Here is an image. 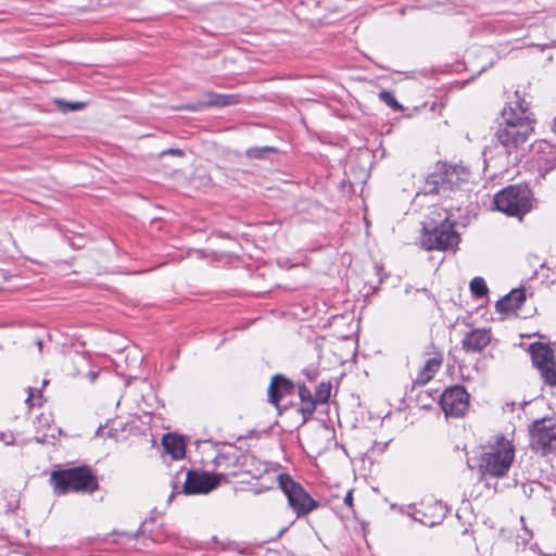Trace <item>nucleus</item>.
Masks as SVG:
<instances>
[{
	"label": "nucleus",
	"instance_id": "nucleus-1",
	"mask_svg": "<svg viewBox=\"0 0 556 556\" xmlns=\"http://www.w3.org/2000/svg\"><path fill=\"white\" fill-rule=\"evenodd\" d=\"M469 178L470 172L466 167L439 161L434 170L427 175L418 194L451 198L452 193L462 190Z\"/></svg>",
	"mask_w": 556,
	"mask_h": 556
},
{
	"label": "nucleus",
	"instance_id": "nucleus-2",
	"mask_svg": "<svg viewBox=\"0 0 556 556\" xmlns=\"http://www.w3.org/2000/svg\"><path fill=\"white\" fill-rule=\"evenodd\" d=\"M515 458V447L503 434H496L482 446L478 459V470L482 477H504Z\"/></svg>",
	"mask_w": 556,
	"mask_h": 556
},
{
	"label": "nucleus",
	"instance_id": "nucleus-3",
	"mask_svg": "<svg viewBox=\"0 0 556 556\" xmlns=\"http://www.w3.org/2000/svg\"><path fill=\"white\" fill-rule=\"evenodd\" d=\"M49 483L56 496H63L71 492L92 494L99 490L98 478L87 465L53 470Z\"/></svg>",
	"mask_w": 556,
	"mask_h": 556
},
{
	"label": "nucleus",
	"instance_id": "nucleus-4",
	"mask_svg": "<svg viewBox=\"0 0 556 556\" xmlns=\"http://www.w3.org/2000/svg\"><path fill=\"white\" fill-rule=\"evenodd\" d=\"M501 116L502 123L494 137L509 155L528 140L533 131L534 121L530 116L517 115L511 105L504 108Z\"/></svg>",
	"mask_w": 556,
	"mask_h": 556
},
{
	"label": "nucleus",
	"instance_id": "nucleus-5",
	"mask_svg": "<svg viewBox=\"0 0 556 556\" xmlns=\"http://www.w3.org/2000/svg\"><path fill=\"white\" fill-rule=\"evenodd\" d=\"M456 222L446 216L439 224L424 223L421 239L422 248L427 251H447L457 248L460 237L455 230Z\"/></svg>",
	"mask_w": 556,
	"mask_h": 556
},
{
	"label": "nucleus",
	"instance_id": "nucleus-6",
	"mask_svg": "<svg viewBox=\"0 0 556 556\" xmlns=\"http://www.w3.org/2000/svg\"><path fill=\"white\" fill-rule=\"evenodd\" d=\"M493 204L508 216L521 217L532 208V191L527 185H509L494 195Z\"/></svg>",
	"mask_w": 556,
	"mask_h": 556
},
{
	"label": "nucleus",
	"instance_id": "nucleus-7",
	"mask_svg": "<svg viewBox=\"0 0 556 556\" xmlns=\"http://www.w3.org/2000/svg\"><path fill=\"white\" fill-rule=\"evenodd\" d=\"M278 485L288 500V505L298 518L307 516L311 511L317 509L320 503L314 500L289 473H279L277 477Z\"/></svg>",
	"mask_w": 556,
	"mask_h": 556
},
{
	"label": "nucleus",
	"instance_id": "nucleus-8",
	"mask_svg": "<svg viewBox=\"0 0 556 556\" xmlns=\"http://www.w3.org/2000/svg\"><path fill=\"white\" fill-rule=\"evenodd\" d=\"M529 446L532 451L546 455L556 452V421L542 418L529 427Z\"/></svg>",
	"mask_w": 556,
	"mask_h": 556
},
{
	"label": "nucleus",
	"instance_id": "nucleus-9",
	"mask_svg": "<svg viewBox=\"0 0 556 556\" xmlns=\"http://www.w3.org/2000/svg\"><path fill=\"white\" fill-rule=\"evenodd\" d=\"M528 351L532 365L539 370L544 383L556 387V359L553 349L547 343L533 342Z\"/></svg>",
	"mask_w": 556,
	"mask_h": 556
},
{
	"label": "nucleus",
	"instance_id": "nucleus-10",
	"mask_svg": "<svg viewBox=\"0 0 556 556\" xmlns=\"http://www.w3.org/2000/svg\"><path fill=\"white\" fill-rule=\"evenodd\" d=\"M440 406L446 417H463L469 408V394L463 384L446 388L440 395Z\"/></svg>",
	"mask_w": 556,
	"mask_h": 556
},
{
	"label": "nucleus",
	"instance_id": "nucleus-11",
	"mask_svg": "<svg viewBox=\"0 0 556 556\" xmlns=\"http://www.w3.org/2000/svg\"><path fill=\"white\" fill-rule=\"evenodd\" d=\"M225 479L226 473L224 472H197L188 469L182 485V493L187 495L206 494L216 489Z\"/></svg>",
	"mask_w": 556,
	"mask_h": 556
},
{
	"label": "nucleus",
	"instance_id": "nucleus-12",
	"mask_svg": "<svg viewBox=\"0 0 556 556\" xmlns=\"http://www.w3.org/2000/svg\"><path fill=\"white\" fill-rule=\"evenodd\" d=\"M206 100L193 103H187L176 108V110H186L190 112H199L207 108H226L240 103L239 94L217 93L207 91L204 93Z\"/></svg>",
	"mask_w": 556,
	"mask_h": 556
},
{
	"label": "nucleus",
	"instance_id": "nucleus-13",
	"mask_svg": "<svg viewBox=\"0 0 556 556\" xmlns=\"http://www.w3.org/2000/svg\"><path fill=\"white\" fill-rule=\"evenodd\" d=\"M296 383L287 378L282 374H276L271 377L268 389L267 399L270 404L280 409V402L288 395L294 394Z\"/></svg>",
	"mask_w": 556,
	"mask_h": 556
},
{
	"label": "nucleus",
	"instance_id": "nucleus-14",
	"mask_svg": "<svg viewBox=\"0 0 556 556\" xmlns=\"http://www.w3.org/2000/svg\"><path fill=\"white\" fill-rule=\"evenodd\" d=\"M446 514V506H444L441 501H435L434 503L426 506L425 509H415L412 517L424 526L434 527L442 523Z\"/></svg>",
	"mask_w": 556,
	"mask_h": 556
},
{
	"label": "nucleus",
	"instance_id": "nucleus-15",
	"mask_svg": "<svg viewBox=\"0 0 556 556\" xmlns=\"http://www.w3.org/2000/svg\"><path fill=\"white\" fill-rule=\"evenodd\" d=\"M491 342V331L485 328H475L467 332L462 340V348L467 353H479Z\"/></svg>",
	"mask_w": 556,
	"mask_h": 556
},
{
	"label": "nucleus",
	"instance_id": "nucleus-16",
	"mask_svg": "<svg viewBox=\"0 0 556 556\" xmlns=\"http://www.w3.org/2000/svg\"><path fill=\"white\" fill-rule=\"evenodd\" d=\"M526 289L516 288L504 295L495 303V308L498 313H510L519 309L526 301Z\"/></svg>",
	"mask_w": 556,
	"mask_h": 556
},
{
	"label": "nucleus",
	"instance_id": "nucleus-17",
	"mask_svg": "<svg viewBox=\"0 0 556 556\" xmlns=\"http://www.w3.org/2000/svg\"><path fill=\"white\" fill-rule=\"evenodd\" d=\"M430 348L433 350V356L426 361L424 367L418 372L417 378L414 381L416 384L424 386L429 382L439 371L443 363L442 353L435 349L434 344H431Z\"/></svg>",
	"mask_w": 556,
	"mask_h": 556
},
{
	"label": "nucleus",
	"instance_id": "nucleus-18",
	"mask_svg": "<svg viewBox=\"0 0 556 556\" xmlns=\"http://www.w3.org/2000/svg\"><path fill=\"white\" fill-rule=\"evenodd\" d=\"M296 389L301 400V406L298 408V412L302 415V422L305 424L313 417L316 410L315 397L304 382L296 383Z\"/></svg>",
	"mask_w": 556,
	"mask_h": 556
},
{
	"label": "nucleus",
	"instance_id": "nucleus-19",
	"mask_svg": "<svg viewBox=\"0 0 556 556\" xmlns=\"http://www.w3.org/2000/svg\"><path fill=\"white\" fill-rule=\"evenodd\" d=\"M162 445L173 459H181L186 454V444L181 437L166 433L162 438Z\"/></svg>",
	"mask_w": 556,
	"mask_h": 556
},
{
	"label": "nucleus",
	"instance_id": "nucleus-20",
	"mask_svg": "<svg viewBox=\"0 0 556 556\" xmlns=\"http://www.w3.org/2000/svg\"><path fill=\"white\" fill-rule=\"evenodd\" d=\"M238 456L235 452L220 451L213 459V464L216 468L228 469L235 467L237 464Z\"/></svg>",
	"mask_w": 556,
	"mask_h": 556
},
{
	"label": "nucleus",
	"instance_id": "nucleus-21",
	"mask_svg": "<svg viewBox=\"0 0 556 556\" xmlns=\"http://www.w3.org/2000/svg\"><path fill=\"white\" fill-rule=\"evenodd\" d=\"M331 389H332V384L330 381L319 382V384L316 387L315 394H314L316 406L318 404L328 403L330 395H331Z\"/></svg>",
	"mask_w": 556,
	"mask_h": 556
},
{
	"label": "nucleus",
	"instance_id": "nucleus-22",
	"mask_svg": "<svg viewBox=\"0 0 556 556\" xmlns=\"http://www.w3.org/2000/svg\"><path fill=\"white\" fill-rule=\"evenodd\" d=\"M54 103H55L56 108L62 113L80 111V110H83L86 106L85 102H80V101H66V100L60 99V98H56L54 100Z\"/></svg>",
	"mask_w": 556,
	"mask_h": 556
},
{
	"label": "nucleus",
	"instance_id": "nucleus-23",
	"mask_svg": "<svg viewBox=\"0 0 556 556\" xmlns=\"http://www.w3.org/2000/svg\"><path fill=\"white\" fill-rule=\"evenodd\" d=\"M469 287H470L471 293L478 299L485 296L489 292L485 280L482 277H475L470 281Z\"/></svg>",
	"mask_w": 556,
	"mask_h": 556
},
{
	"label": "nucleus",
	"instance_id": "nucleus-24",
	"mask_svg": "<svg viewBox=\"0 0 556 556\" xmlns=\"http://www.w3.org/2000/svg\"><path fill=\"white\" fill-rule=\"evenodd\" d=\"M379 99L384 102L388 106H390L395 112H402L404 110L403 105L397 102L393 92L389 90H381L379 92Z\"/></svg>",
	"mask_w": 556,
	"mask_h": 556
},
{
	"label": "nucleus",
	"instance_id": "nucleus-25",
	"mask_svg": "<svg viewBox=\"0 0 556 556\" xmlns=\"http://www.w3.org/2000/svg\"><path fill=\"white\" fill-rule=\"evenodd\" d=\"M276 152V149L273 148V147H253V148H249L245 152V155L249 157V159H255V160H261V159H265L267 154L269 153H274Z\"/></svg>",
	"mask_w": 556,
	"mask_h": 556
},
{
	"label": "nucleus",
	"instance_id": "nucleus-26",
	"mask_svg": "<svg viewBox=\"0 0 556 556\" xmlns=\"http://www.w3.org/2000/svg\"><path fill=\"white\" fill-rule=\"evenodd\" d=\"M515 96L517 98V100L515 101L516 108L513 109L516 111L517 115L529 116V103L525 99L520 98L518 91L515 92Z\"/></svg>",
	"mask_w": 556,
	"mask_h": 556
},
{
	"label": "nucleus",
	"instance_id": "nucleus-27",
	"mask_svg": "<svg viewBox=\"0 0 556 556\" xmlns=\"http://www.w3.org/2000/svg\"><path fill=\"white\" fill-rule=\"evenodd\" d=\"M302 372L309 382L316 381L319 376V370L315 367L304 368Z\"/></svg>",
	"mask_w": 556,
	"mask_h": 556
},
{
	"label": "nucleus",
	"instance_id": "nucleus-28",
	"mask_svg": "<svg viewBox=\"0 0 556 556\" xmlns=\"http://www.w3.org/2000/svg\"><path fill=\"white\" fill-rule=\"evenodd\" d=\"M161 156H164V155H175V156H184L185 155V152L184 150L181 149H177V148H169L167 150H164L163 152H161L160 154Z\"/></svg>",
	"mask_w": 556,
	"mask_h": 556
},
{
	"label": "nucleus",
	"instance_id": "nucleus-29",
	"mask_svg": "<svg viewBox=\"0 0 556 556\" xmlns=\"http://www.w3.org/2000/svg\"><path fill=\"white\" fill-rule=\"evenodd\" d=\"M35 391H36V389L30 388V387L28 388V396H27L25 402H26V404H28L29 407H33L35 405L33 403V400H34V396H35ZM37 392H38V395L41 396V391L37 390Z\"/></svg>",
	"mask_w": 556,
	"mask_h": 556
},
{
	"label": "nucleus",
	"instance_id": "nucleus-30",
	"mask_svg": "<svg viewBox=\"0 0 556 556\" xmlns=\"http://www.w3.org/2000/svg\"><path fill=\"white\" fill-rule=\"evenodd\" d=\"M1 435H2V439L4 440V442H5L7 444H12V443H13L14 438H13V434H12V433H9V434H4V433H2Z\"/></svg>",
	"mask_w": 556,
	"mask_h": 556
},
{
	"label": "nucleus",
	"instance_id": "nucleus-31",
	"mask_svg": "<svg viewBox=\"0 0 556 556\" xmlns=\"http://www.w3.org/2000/svg\"><path fill=\"white\" fill-rule=\"evenodd\" d=\"M344 503L349 506H352L353 504V495H352V492H348L345 497H344Z\"/></svg>",
	"mask_w": 556,
	"mask_h": 556
},
{
	"label": "nucleus",
	"instance_id": "nucleus-32",
	"mask_svg": "<svg viewBox=\"0 0 556 556\" xmlns=\"http://www.w3.org/2000/svg\"><path fill=\"white\" fill-rule=\"evenodd\" d=\"M515 406H516V403L515 402H511V403H506L505 406L503 407L504 410H507L509 409L510 412H513L515 409Z\"/></svg>",
	"mask_w": 556,
	"mask_h": 556
},
{
	"label": "nucleus",
	"instance_id": "nucleus-33",
	"mask_svg": "<svg viewBox=\"0 0 556 556\" xmlns=\"http://www.w3.org/2000/svg\"><path fill=\"white\" fill-rule=\"evenodd\" d=\"M141 535H143V529H142V526H141V527H140V528H139V529H138V530H137L132 535H131V538L137 539V538H139V536H141Z\"/></svg>",
	"mask_w": 556,
	"mask_h": 556
},
{
	"label": "nucleus",
	"instance_id": "nucleus-34",
	"mask_svg": "<svg viewBox=\"0 0 556 556\" xmlns=\"http://www.w3.org/2000/svg\"><path fill=\"white\" fill-rule=\"evenodd\" d=\"M36 345H38L39 352L41 353V351H42V340L41 339H37L36 340Z\"/></svg>",
	"mask_w": 556,
	"mask_h": 556
},
{
	"label": "nucleus",
	"instance_id": "nucleus-35",
	"mask_svg": "<svg viewBox=\"0 0 556 556\" xmlns=\"http://www.w3.org/2000/svg\"><path fill=\"white\" fill-rule=\"evenodd\" d=\"M97 376H98L97 372H93V371L89 372V377H90L91 381H93L97 378Z\"/></svg>",
	"mask_w": 556,
	"mask_h": 556
},
{
	"label": "nucleus",
	"instance_id": "nucleus-36",
	"mask_svg": "<svg viewBox=\"0 0 556 556\" xmlns=\"http://www.w3.org/2000/svg\"><path fill=\"white\" fill-rule=\"evenodd\" d=\"M553 131L556 134V117L553 121Z\"/></svg>",
	"mask_w": 556,
	"mask_h": 556
},
{
	"label": "nucleus",
	"instance_id": "nucleus-37",
	"mask_svg": "<svg viewBox=\"0 0 556 556\" xmlns=\"http://www.w3.org/2000/svg\"><path fill=\"white\" fill-rule=\"evenodd\" d=\"M285 531H286V528H282V529L278 532L277 536H281V535H282V533H283Z\"/></svg>",
	"mask_w": 556,
	"mask_h": 556
},
{
	"label": "nucleus",
	"instance_id": "nucleus-38",
	"mask_svg": "<svg viewBox=\"0 0 556 556\" xmlns=\"http://www.w3.org/2000/svg\"><path fill=\"white\" fill-rule=\"evenodd\" d=\"M485 70H486V66H483V67L479 71V73H482V72H484Z\"/></svg>",
	"mask_w": 556,
	"mask_h": 556
},
{
	"label": "nucleus",
	"instance_id": "nucleus-39",
	"mask_svg": "<svg viewBox=\"0 0 556 556\" xmlns=\"http://www.w3.org/2000/svg\"><path fill=\"white\" fill-rule=\"evenodd\" d=\"M422 291L427 294H430L429 291L427 290V288H424Z\"/></svg>",
	"mask_w": 556,
	"mask_h": 556
},
{
	"label": "nucleus",
	"instance_id": "nucleus-40",
	"mask_svg": "<svg viewBox=\"0 0 556 556\" xmlns=\"http://www.w3.org/2000/svg\"><path fill=\"white\" fill-rule=\"evenodd\" d=\"M175 493L173 492L170 495H169V501L174 497Z\"/></svg>",
	"mask_w": 556,
	"mask_h": 556
},
{
	"label": "nucleus",
	"instance_id": "nucleus-41",
	"mask_svg": "<svg viewBox=\"0 0 556 556\" xmlns=\"http://www.w3.org/2000/svg\"><path fill=\"white\" fill-rule=\"evenodd\" d=\"M172 483H173V488L176 489L177 488L176 483L174 481H172Z\"/></svg>",
	"mask_w": 556,
	"mask_h": 556
}]
</instances>
